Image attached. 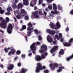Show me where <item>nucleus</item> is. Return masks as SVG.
<instances>
[{
  "instance_id": "a18cd8bd",
  "label": "nucleus",
  "mask_w": 73,
  "mask_h": 73,
  "mask_svg": "<svg viewBox=\"0 0 73 73\" xmlns=\"http://www.w3.org/2000/svg\"><path fill=\"white\" fill-rule=\"evenodd\" d=\"M46 31L47 32H48V33H50L51 32V31H50V30L49 29H47L46 30Z\"/></svg>"
},
{
  "instance_id": "bb28decb",
  "label": "nucleus",
  "mask_w": 73,
  "mask_h": 73,
  "mask_svg": "<svg viewBox=\"0 0 73 73\" xmlns=\"http://www.w3.org/2000/svg\"><path fill=\"white\" fill-rule=\"evenodd\" d=\"M16 17L17 19H20L21 17V15L19 14L18 15H16Z\"/></svg>"
},
{
  "instance_id": "338daca9",
  "label": "nucleus",
  "mask_w": 73,
  "mask_h": 73,
  "mask_svg": "<svg viewBox=\"0 0 73 73\" xmlns=\"http://www.w3.org/2000/svg\"><path fill=\"white\" fill-rule=\"evenodd\" d=\"M56 40H55L53 42V44H56Z\"/></svg>"
},
{
  "instance_id": "c03bdc74",
  "label": "nucleus",
  "mask_w": 73,
  "mask_h": 73,
  "mask_svg": "<svg viewBox=\"0 0 73 73\" xmlns=\"http://www.w3.org/2000/svg\"><path fill=\"white\" fill-rule=\"evenodd\" d=\"M31 50L32 51V52L33 53V54H36V52H35L36 49Z\"/></svg>"
},
{
  "instance_id": "4468645a",
  "label": "nucleus",
  "mask_w": 73,
  "mask_h": 73,
  "mask_svg": "<svg viewBox=\"0 0 73 73\" xmlns=\"http://www.w3.org/2000/svg\"><path fill=\"white\" fill-rule=\"evenodd\" d=\"M37 3V1L36 0H32L30 3V5L31 7H34V5L32 4H36Z\"/></svg>"
},
{
  "instance_id": "c85d7f7f",
  "label": "nucleus",
  "mask_w": 73,
  "mask_h": 73,
  "mask_svg": "<svg viewBox=\"0 0 73 73\" xmlns=\"http://www.w3.org/2000/svg\"><path fill=\"white\" fill-rule=\"evenodd\" d=\"M4 12V11L3 10L1 9V7H0V13H1V14H3Z\"/></svg>"
},
{
  "instance_id": "3c124183",
  "label": "nucleus",
  "mask_w": 73,
  "mask_h": 73,
  "mask_svg": "<svg viewBox=\"0 0 73 73\" xmlns=\"http://www.w3.org/2000/svg\"><path fill=\"white\" fill-rule=\"evenodd\" d=\"M18 12H19V11H18V10L15 11L14 12L15 14V15L16 13H17V14L18 13Z\"/></svg>"
},
{
  "instance_id": "5fc2aeb1",
  "label": "nucleus",
  "mask_w": 73,
  "mask_h": 73,
  "mask_svg": "<svg viewBox=\"0 0 73 73\" xmlns=\"http://www.w3.org/2000/svg\"><path fill=\"white\" fill-rule=\"evenodd\" d=\"M44 15L45 16H46L47 13L45 11H44Z\"/></svg>"
},
{
  "instance_id": "79ce46f5",
  "label": "nucleus",
  "mask_w": 73,
  "mask_h": 73,
  "mask_svg": "<svg viewBox=\"0 0 73 73\" xmlns=\"http://www.w3.org/2000/svg\"><path fill=\"white\" fill-rule=\"evenodd\" d=\"M21 56L23 58H25V54H22L21 55Z\"/></svg>"
},
{
  "instance_id": "e433bc0d",
  "label": "nucleus",
  "mask_w": 73,
  "mask_h": 73,
  "mask_svg": "<svg viewBox=\"0 0 73 73\" xmlns=\"http://www.w3.org/2000/svg\"><path fill=\"white\" fill-rule=\"evenodd\" d=\"M68 28V26L67 27V28L66 29V32H69V28Z\"/></svg>"
},
{
  "instance_id": "5701e85b",
  "label": "nucleus",
  "mask_w": 73,
  "mask_h": 73,
  "mask_svg": "<svg viewBox=\"0 0 73 73\" xmlns=\"http://www.w3.org/2000/svg\"><path fill=\"white\" fill-rule=\"evenodd\" d=\"M72 58H73V54L71 55V56L67 58L66 60L67 61H69L70 59H72Z\"/></svg>"
},
{
  "instance_id": "aec40b11",
  "label": "nucleus",
  "mask_w": 73,
  "mask_h": 73,
  "mask_svg": "<svg viewBox=\"0 0 73 73\" xmlns=\"http://www.w3.org/2000/svg\"><path fill=\"white\" fill-rule=\"evenodd\" d=\"M23 4L25 5H29V2L28 1V0H23Z\"/></svg>"
},
{
  "instance_id": "37998d69",
  "label": "nucleus",
  "mask_w": 73,
  "mask_h": 73,
  "mask_svg": "<svg viewBox=\"0 0 73 73\" xmlns=\"http://www.w3.org/2000/svg\"><path fill=\"white\" fill-rule=\"evenodd\" d=\"M44 73H49V70H45L44 71Z\"/></svg>"
},
{
  "instance_id": "4d7b16f0",
  "label": "nucleus",
  "mask_w": 73,
  "mask_h": 73,
  "mask_svg": "<svg viewBox=\"0 0 73 73\" xmlns=\"http://www.w3.org/2000/svg\"><path fill=\"white\" fill-rule=\"evenodd\" d=\"M45 10L46 12H49V9H48V7L46 8Z\"/></svg>"
},
{
  "instance_id": "6e6552de",
  "label": "nucleus",
  "mask_w": 73,
  "mask_h": 73,
  "mask_svg": "<svg viewBox=\"0 0 73 73\" xmlns=\"http://www.w3.org/2000/svg\"><path fill=\"white\" fill-rule=\"evenodd\" d=\"M16 52V50L14 48L11 49L10 51H9L8 54V56H11V54H14Z\"/></svg>"
},
{
  "instance_id": "f8f14e48",
  "label": "nucleus",
  "mask_w": 73,
  "mask_h": 73,
  "mask_svg": "<svg viewBox=\"0 0 73 73\" xmlns=\"http://www.w3.org/2000/svg\"><path fill=\"white\" fill-rule=\"evenodd\" d=\"M47 38L48 42L50 43L52 42L53 41V40L52 39V37L50 36L49 35L47 36Z\"/></svg>"
},
{
  "instance_id": "20e7f679",
  "label": "nucleus",
  "mask_w": 73,
  "mask_h": 73,
  "mask_svg": "<svg viewBox=\"0 0 73 73\" xmlns=\"http://www.w3.org/2000/svg\"><path fill=\"white\" fill-rule=\"evenodd\" d=\"M41 48L39 50V52L42 53L44 52H46V49H47V46L45 45H43L41 46Z\"/></svg>"
},
{
  "instance_id": "1a4fd4ad",
  "label": "nucleus",
  "mask_w": 73,
  "mask_h": 73,
  "mask_svg": "<svg viewBox=\"0 0 73 73\" xmlns=\"http://www.w3.org/2000/svg\"><path fill=\"white\" fill-rule=\"evenodd\" d=\"M35 45H36V43H33L30 46V48L31 50H35V49H36V47L35 46Z\"/></svg>"
},
{
  "instance_id": "a19ab883",
  "label": "nucleus",
  "mask_w": 73,
  "mask_h": 73,
  "mask_svg": "<svg viewBox=\"0 0 73 73\" xmlns=\"http://www.w3.org/2000/svg\"><path fill=\"white\" fill-rule=\"evenodd\" d=\"M41 58H45V55L43 54L41 55Z\"/></svg>"
},
{
  "instance_id": "f03ea898",
  "label": "nucleus",
  "mask_w": 73,
  "mask_h": 73,
  "mask_svg": "<svg viewBox=\"0 0 73 73\" xmlns=\"http://www.w3.org/2000/svg\"><path fill=\"white\" fill-rule=\"evenodd\" d=\"M28 26L29 27H27V30L28 31V36H30L31 34L33 32V25L31 23H29L27 24Z\"/></svg>"
},
{
  "instance_id": "9d476101",
  "label": "nucleus",
  "mask_w": 73,
  "mask_h": 73,
  "mask_svg": "<svg viewBox=\"0 0 73 73\" xmlns=\"http://www.w3.org/2000/svg\"><path fill=\"white\" fill-rule=\"evenodd\" d=\"M56 25L57 27L55 26L54 28V29H55L56 30H57V29H59V28H60L61 27V25H60V23H59V22H58V21L56 23Z\"/></svg>"
},
{
  "instance_id": "c9c22d12",
  "label": "nucleus",
  "mask_w": 73,
  "mask_h": 73,
  "mask_svg": "<svg viewBox=\"0 0 73 73\" xmlns=\"http://www.w3.org/2000/svg\"><path fill=\"white\" fill-rule=\"evenodd\" d=\"M25 19L26 20H28L29 19V17L28 16V15H26L25 16Z\"/></svg>"
},
{
  "instance_id": "4be33fe9",
  "label": "nucleus",
  "mask_w": 73,
  "mask_h": 73,
  "mask_svg": "<svg viewBox=\"0 0 73 73\" xmlns=\"http://www.w3.org/2000/svg\"><path fill=\"white\" fill-rule=\"evenodd\" d=\"M64 50L63 49H61L60 51L59 52V54H60L61 55H63L64 54Z\"/></svg>"
},
{
  "instance_id": "0eeeda50",
  "label": "nucleus",
  "mask_w": 73,
  "mask_h": 73,
  "mask_svg": "<svg viewBox=\"0 0 73 73\" xmlns=\"http://www.w3.org/2000/svg\"><path fill=\"white\" fill-rule=\"evenodd\" d=\"M58 49V46H54L52 47L50 50V52L51 53H53L54 52H55L56 51V50Z\"/></svg>"
},
{
  "instance_id": "bf43d9fd",
  "label": "nucleus",
  "mask_w": 73,
  "mask_h": 73,
  "mask_svg": "<svg viewBox=\"0 0 73 73\" xmlns=\"http://www.w3.org/2000/svg\"><path fill=\"white\" fill-rule=\"evenodd\" d=\"M47 2H49V3H52V0H46Z\"/></svg>"
},
{
  "instance_id": "f704fd0d",
  "label": "nucleus",
  "mask_w": 73,
  "mask_h": 73,
  "mask_svg": "<svg viewBox=\"0 0 73 73\" xmlns=\"http://www.w3.org/2000/svg\"><path fill=\"white\" fill-rule=\"evenodd\" d=\"M20 53H21V51L19 50H18L16 52V54L18 55H19V54H20Z\"/></svg>"
},
{
  "instance_id": "13d9d810",
  "label": "nucleus",
  "mask_w": 73,
  "mask_h": 73,
  "mask_svg": "<svg viewBox=\"0 0 73 73\" xmlns=\"http://www.w3.org/2000/svg\"><path fill=\"white\" fill-rule=\"evenodd\" d=\"M5 14L7 15H11V13H10L7 12L5 13Z\"/></svg>"
},
{
  "instance_id": "72a5a7b5",
  "label": "nucleus",
  "mask_w": 73,
  "mask_h": 73,
  "mask_svg": "<svg viewBox=\"0 0 73 73\" xmlns=\"http://www.w3.org/2000/svg\"><path fill=\"white\" fill-rule=\"evenodd\" d=\"M38 13L40 15H43V13H42V11L41 10H39Z\"/></svg>"
},
{
  "instance_id": "774afa93",
  "label": "nucleus",
  "mask_w": 73,
  "mask_h": 73,
  "mask_svg": "<svg viewBox=\"0 0 73 73\" xmlns=\"http://www.w3.org/2000/svg\"><path fill=\"white\" fill-rule=\"evenodd\" d=\"M60 41L61 42H63L64 41V39L62 38H61Z\"/></svg>"
},
{
  "instance_id": "423d86ee",
  "label": "nucleus",
  "mask_w": 73,
  "mask_h": 73,
  "mask_svg": "<svg viewBox=\"0 0 73 73\" xmlns=\"http://www.w3.org/2000/svg\"><path fill=\"white\" fill-rule=\"evenodd\" d=\"M69 42V43H68V42H63V44L64 46H70L71 44L70 43H73V38H70Z\"/></svg>"
},
{
  "instance_id": "864d4df0",
  "label": "nucleus",
  "mask_w": 73,
  "mask_h": 73,
  "mask_svg": "<svg viewBox=\"0 0 73 73\" xmlns=\"http://www.w3.org/2000/svg\"><path fill=\"white\" fill-rule=\"evenodd\" d=\"M70 12L71 15H73V9Z\"/></svg>"
},
{
  "instance_id": "e2e57ef3",
  "label": "nucleus",
  "mask_w": 73,
  "mask_h": 73,
  "mask_svg": "<svg viewBox=\"0 0 73 73\" xmlns=\"http://www.w3.org/2000/svg\"><path fill=\"white\" fill-rule=\"evenodd\" d=\"M21 63H19L18 64V66L19 67L21 66Z\"/></svg>"
},
{
  "instance_id": "ea45409f",
  "label": "nucleus",
  "mask_w": 73,
  "mask_h": 73,
  "mask_svg": "<svg viewBox=\"0 0 73 73\" xmlns=\"http://www.w3.org/2000/svg\"><path fill=\"white\" fill-rule=\"evenodd\" d=\"M4 50L5 52V53H7L8 52V50L6 48H5L4 49Z\"/></svg>"
},
{
  "instance_id": "b1692460",
  "label": "nucleus",
  "mask_w": 73,
  "mask_h": 73,
  "mask_svg": "<svg viewBox=\"0 0 73 73\" xmlns=\"http://www.w3.org/2000/svg\"><path fill=\"white\" fill-rule=\"evenodd\" d=\"M11 7H12L13 9H15V8H17V5H16V3H14L11 5Z\"/></svg>"
},
{
  "instance_id": "dca6fc26",
  "label": "nucleus",
  "mask_w": 73,
  "mask_h": 73,
  "mask_svg": "<svg viewBox=\"0 0 73 73\" xmlns=\"http://www.w3.org/2000/svg\"><path fill=\"white\" fill-rule=\"evenodd\" d=\"M36 61H40L41 60V57L39 55H37L35 58Z\"/></svg>"
},
{
  "instance_id": "a211bd4d",
  "label": "nucleus",
  "mask_w": 73,
  "mask_h": 73,
  "mask_svg": "<svg viewBox=\"0 0 73 73\" xmlns=\"http://www.w3.org/2000/svg\"><path fill=\"white\" fill-rule=\"evenodd\" d=\"M23 7V4L22 3H19L17 5L18 9L21 8Z\"/></svg>"
},
{
  "instance_id": "f3484780",
  "label": "nucleus",
  "mask_w": 73,
  "mask_h": 73,
  "mask_svg": "<svg viewBox=\"0 0 73 73\" xmlns=\"http://www.w3.org/2000/svg\"><path fill=\"white\" fill-rule=\"evenodd\" d=\"M50 26L51 27L52 29H54V27H56L55 25L52 22H51L49 24Z\"/></svg>"
},
{
  "instance_id": "7ed1b4c3",
  "label": "nucleus",
  "mask_w": 73,
  "mask_h": 73,
  "mask_svg": "<svg viewBox=\"0 0 73 73\" xmlns=\"http://www.w3.org/2000/svg\"><path fill=\"white\" fill-rule=\"evenodd\" d=\"M37 66L36 67L35 71L36 73H38L40 72V70H42V69H45L46 67L44 66H43L42 67V65L40 63H37Z\"/></svg>"
},
{
  "instance_id": "ddd939ff",
  "label": "nucleus",
  "mask_w": 73,
  "mask_h": 73,
  "mask_svg": "<svg viewBox=\"0 0 73 73\" xmlns=\"http://www.w3.org/2000/svg\"><path fill=\"white\" fill-rule=\"evenodd\" d=\"M14 67V65H13V64H11L7 68V69L9 70H12Z\"/></svg>"
},
{
  "instance_id": "f257e3e1",
  "label": "nucleus",
  "mask_w": 73,
  "mask_h": 73,
  "mask_svg": "<svg viewBox=\"0 0 73 73\" xmlns=\"http://www.w3.org/2000/svg\"><path fill=\"white\" fill-rule=\"evenodd\" d=\"M9 19L8 17L6 18V20L3 19L2 23L0 24V26L3 29H6L7 27V23L9 22Z\"/></svg>"
},
{
  "instance_id": "393cba45",
  "label": "nucleus",
  "mask_w": 73,
  "mask_h": 73,
  "mask_svg": "<svg viewBox=\"0 0 73 73\" xmlns=\"http://www.w3.org/2000/svg\"><path fill=\"white\" fill-rule=\"evenodd\" d=\"M21 12V13H23V14H25V15H27V12L25 11V10H24L23 9H21L20 10Z\"/></svg>"
},
{
  "instance_id": "49530a36",
  "label": "nucleus",
  "mask_w": 73,
  "mask_h": 73,
  "mask_svg": "<svg viewBox=\"0 0 73 73\" xmlns=\"http://www.w3.org/2000/svg\"><path fill=\"white\" fill-rule=\"evenodd\" d=\"M58 35H59V37H60V38H61V37H62V33H59Z\"/></svg>"
},
{
  "instance_id": "0e129e2a",
  "label": "nucleus",
  "mask_w": 73,
  "mask_h": 73,
  "mask_svg": "<svg viewBox=\"0 0 73 73\" xmlns=\"http://www.w3.org/2000/svg\"><path fill=\"white\" fill-rule=\"evenodd\" d=\"M44 56H47V55H48V53L47 52H44Z\"/></svg>"
},
{
  "instance_id": "473e14b6",
  "label": "nucleus",
  "mask_w": 73,
  "mask_h": 73,
  "mask_svg": "<svg viewBox=\"0 0 73 73\" xmlns=\"http://www.w3.org/2000/svg\"><path fill=\"white\" fill-rule=\"evenodd\" d=\"M34 32H35V33H37L38 35L40 33L39 32H38V30L36 29H35L34 30Z\"/></svg>"
},
{
  "instance_id": "a878e982",
  "label": "nucleus",
  "mask_w": 73,
  "mask_h": 73,
  "mask_svg": "<svg viewBox=\"0 0 73 73\" xmlns=\"http://www.w3.org/2000/svg\"><path fill=\"white\" fill-rule=\"evenodd\" d=\"M52 5H53L54 11H56L57 10V5L55 3H53Z\"/></svg>"
},
{
  "instance_id": "680f3d73",
  "label": "nucleus",
  "mask_w": 73,
  "mask_h": 73,
  "mask_svg": "<svg viewBox=\"0 0 73 73\" xmlns=\"http://www.w3.org/2000/svg\"><path fill=\"white\" fill-rule=\"evenodd\" d=\"M14 19L15 20V22H16V23L17 22V19H16V17H14Z\"/></svg>"
},
{
  "instance_id": "69168bd1",
  "label": "nucleus",
  "mask_w": 73,
  "mask_h": 73,
  "mask_svg": "<svg viewBox=\"0 0 73 73\" xmlns=\"http://www.w3.org/2000/svg\"><path fill=\"white\" fill-rule=\"evenodd\" d=\"M51 69H52V70H54V69H55V68H54V67H51Z\"/></svg>"
},
{
  "instance_id": "052dcab7",
  "label": "nucleus",
  "mask_w": 73,
  "mask_h": 73,
  "mask_svg": "<svg viewBox=\"0 0 73 73\" xmlns=\"http://www.w3.org/2000/svg\"><path fill=\"white\" fill-rule=\"evenodd\" d=\"M18 58H19V57L16 56L15 57V58H14V60H17V59H18Z\"/></svg>"
},
{
  "instance_id": "6e6d98bb",
  "label": "nucleus",
  "mask_w": 73,
  "mask_h": 73,
  "mask_svg": "<svg viewBox=\"0 0 73 73\" xmlns=\"http://www.w3.org/2000/svg\"><path fill=\"white\" fill-rule=\"evenodd\" d=\"M32 55V53H29L28 54V56L29 57H30V56H31Z\"/></svg>"
},
{
  "instance_id": "c756f323",
  "label": "nucleus",
  "mask_w": 73,
  "mask_h": 73,
  "mask_svg": "<svg viewBox=\"0 0 73 73\" xmlns=\"http://www.w3.org/2000/svg\"><path fill=\"white\" fill-rule=\"evenodd\" d=\"M48 8L49 9H50V10H52V5H49L48 6Z\"/></svg>"
},
{
  "instance_id": "2f4dec72",
  "label": "nucleus",
  "mask_w": 73,
  "mask_h": 73,
  "mask_svg": "<svg viewBox=\"0 0 73 73\" xmlns=\"http://www.w3.org/2000/svg\"><path fill=\"white\" fill-rule=\"evenodd\" d=\"M53 66L55 67V68H58V65L57 63H54L53 65Z\"/></svg>"
},
{
  "instance_id": "9b49d317",
  "label": "nucleus",
  "mask_w": 73,
  "mask_h": 73,
  "mask_svg": "<svg viewBox=\"0 0 73 73\" xmlns=\"http://www.w3.org/2000/svg\"><path fill=\"white\" fill-rule=\"evenodd\" d=\"M33 15L35 18L39 17V16L38 15V11H36L35 12L33 13Z\"/></svg>"
},
{
  "instance_id": "09e8293b",
  "label": "nucleus",
  "mask_w": 73,
  "mask_h": 73,
  "mask_svg": "<svg viewBox=\"0 0 73 73\" xmlns=\"http://www.w3.org/2000/svg\"><path fill=\"white\" fill-rule=\"evenodd\" d=\"M36 44L37 45H40V42H37Z\"/></svg>"
},
{
  "instance_id": "2eb2a0df",
  "label": "nucleus",
  "mask_w": 73,
  "mask_h": 73,
  "mask_svg": "<svg viewBox=\"0 0 73 73\" xmlns=\"http://www.w3.org/2000/svg\"><path fill=\"white\" fill-rule=\"evenodd\" d=\"M59 69H58L57 70V73H60V72H62V69H64V66H60L58 67Z\"/></svg>"
},
{
  "instance_id": "7c9ffc66",
  "label": "nucleus",
  "mask_w": 73,
  "mask_h": 73,
  "mask_svg": "<svg viewBox=\"0 0 73 73\" xmlns=\"http://www.w3.org/2000/svg\"><path fill=\"white\" fill-rule=\"evenodd\" d=\"M56 33V32L55 31H52L51 32L50 34H51V35H54Z\"/></svg>"
},
{
  "instance_id": "de8ad7c7",
  "label": "nucleus",
  "mask_w": 73,
  "mask_h": 73,
  "mask_svg": "<svg viewBox=\"0 0 73 73\" xmlns=\"http://www.w3.org/2000/svg\"><path fill=\"white\" fill-rule=\"evenodd\" d=\"M54 12L55 14L56 15V14H57L58 13V12L56 10H54Z\"/></svg>"
},
{
  "instance_id": "8fccbe9b",
  "label": "nucleus",
  "mask_w": 73,
  "mask_h": 73,
  "mask_svg": "<svg viewBox=\"0 0 73 73\" xmlns=\"http://www.w3.org/2000/svg\"><path fill=\"white\" fill-rule=\"evenodd\" d=\"M55 37L56 38H57L58 39H59V36H58V35H56Z\"/></svg>"
},
{
  "instance_id": "603ef678",
  "label": "nucleus",
  "mask_w": 73,
  "mask_h": 73,
  "mask_svg": "<svg viewBox=\"0 0 73 73\" xmlns=\"http://www.w3.org/2000/svg\"><path fill=\"white\" fill-rule=\"evenodd\" d=\"M0 67L1 68H4V66L2 64H1L0 65Z\"/></svg>"
},
{
  "instance_id": "39448f33",
  "label": "nucleus",
  "mask_w": 73,
  "mask_h": 73,
  "mask_svg": "<svg viewBox=\"0 0 73 73\" xmlns=\"http://www.w3.org/2000/svg\"><path fill=\"white\" fill-rule=\"evenodd\" d=\"M13 29V26L12 24H9V25L7 29V33H8L9 34H11V33H12V31Z\"/></svg>"
},
{
  "instance_id": "4c0bfd02",
  "label": "nucleus",
  "mask_w": 73,
  "mask_h": 73,
  "mask_svg": "<svg viewBox=\"0 0 73 73\" xmlns=\"http://www.w3.org/2000/svg\"><path fill=\"white\" fill-rule=\"evenodd\" d=\"M43 0H39V4H41V3H42Z\"/></svg>"
},
{
  "instance_id": "6ab92c4d",
  "label": "nucleus",
  "mask_w": 73,
  "mask_h": 73,
  "mask_svg": "<svg viewBox=\"0 0 73 73\" xmlns=\"http://www.w3.org/2000/svg\"><path fill=\"white\" fill-rule=\"evenodd\" d=\"M27 69H25L24 68H22L21 70L20 71V72L21 73H25V72H27Z\"/></svg>"
},
{
  "instance_id": "412c9836",
  "label": "nucleus",
  "mask_w": 73,
  "mask_h": 73,
  "mask_svg": "<svg viewBox=\"0 0 73 73\" xmlns=\"http://www.w3.org/2000/svg\"><path fill=\"white\" fill-rule=\"evenodd\" d=\"M26 28H27L26 26L25 25H23L22 26V28L20 29V31H23L24 30L26 29Z\"/></svg>"
},
{
  "instance_id": "cd10ccee",
  "label": "nucleus",
  "mask_w": 73,
  "mask_h": 73,
  "mask_svg": "<svg viewBox=\"0 0 73 73\" xmlns=\"http://www.w3.org/2000/svg\"><path fill=\"white\" fill-rule=\"evenodd\" d=\"M12 10V8L11 7H9L7 8V11L8 12H9L10 11Z\"/></svg>"
},
{
  "instance_id": "58836bf2",
  "label": "nucleus",
  "mask_w": 73,
  "mask_h": 73,
  "mask_svg": "<svg viewBox=\"0 0 73 73\" xmlns=\"http://www.w3.org/2000/svg\"><path fill=\"white\" fill-rule=\"evenodd\" d=\"M38 39L39 40H42V38L41 35H39L38 36Z\"/></svg>"
}]
</instances>
